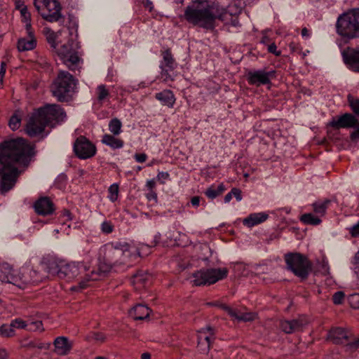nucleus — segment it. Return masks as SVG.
<instances>
[{"label":"nucleus","mask_w":359,"mask_h":359,"mask_svg":"<svg viewBox=\"0 0 359 359\" xmlns=\"http://www.w3.org/2000/svg\"><path fill=\"white\" fill-rule=\"evenodd\" d=\"M36 155L35 145L23 138L0 143V191L6 194L15 186L20 172L16 165L27 168Z\"/></svg>","instance_id":"f257e3e1"},{"label":"nucleus","mask_w":359,"mask_h":359,"mask_svg":"<svg viewBox=\"0 0 359 359\" xmlns=\"http://www.w3.org/2000/svg\"><path fill=\"white\" fill-rule=\"evenodd\" d=\"M66 117L64 109L58 104H46L35 109L29 118L26 131L31 137L41 134L46 126L55 127Z\"/></svg>","instance_id":"f03ea898"},{"label":"nucleus","mask_w":359,"mask_h":359,"mask_svg":"<svg viewBox=\"0 0 359 359\" xmlns=\"http://www.w3.org/2000/svg\"><path fill=\"white\" fill-rule=\"evenodd\" d=\"M224 11L221 13L215 11V8L210 6L202 8L187 6L184 16L189 23L206 31L213 32L216 27V20H224Z\"/></svg>","instance_id":"7ed1b4c3"},{"label":"nucleus","mask_w":359,"mask_h":359,"mask_svg":"<svg viewBox=\"0 0 359 359\" xmlns=\"http://www.w3.org/2000/svg\"><path fill=\"white\" fill-rule=\"evenodd\" d=\"M144 248L149 250L150 246L142 244L140 248L132 247L126 242H111L103 246L104 255L106 260L116 265L125 264L126 259L131 257H141V250Z\"/></svg>","instance_id":"20e7f679"},{"label":"nucleus","mask_w":359,"mask_h":359,"mask_svg":"<svg viewBox=\"0 0 359 359\" xmlns=\"http://www.w3.org/2000/svg\"><path fill=\"white\" fill-rule=\"evenodd\" d=\"M336 33L344 41L359 39V8L340 14L335 24Z\"/></svg>","instance_id":"39448f33"},{"label":"nucleus","mask_w":359,"mask_h":359,"mask_svg":"<svg viewBox=\"0 0 359 359\" xmlns=\"http://www.w3.org/2000/svg\"><path fill=\"white\" fill-rule=\"evenodd\" d=\"M77 82V79L68 72L60 71L50 86L53 97L60 102L70 101L75 93Z\"/></svg>","instance_id":"423d86ee"},{"label":"nucleus","mask_w":359,"mask_h":359,"mask_svg":"<svg viewBox=\"0 0 359 359\" xmlns=\"http://www.w3.org/2000/svg\"><path fill=\"white\" fill-rule=\"evenodd\" d=\"M286 269L301 281L306 280L313 270V264L306 256L299 252H288L284 255Z\"/></svg>","instance_id":"0eeeda50"},{"label":"nucleus","mask_w":359,"mask_h":359,"mask_svg":"<svg viewBox=\"0 0 359 359\" xmlns=\"http://www.w3.org/2000/svg\"><path fill=\"white\" fill-rule=\"evenodd\" d=\"M34 6L42 18L49 22H59L65 18L58 0H34Z\"/></svg>","instance_id":"6e6552de"},{"label":"nucleus","mask_w":359,"mask_h":359,"mask_svg":"<svg viewBox=\"0 0 359 359\" xmlns=\"http://www.w3.org/2000/svg\"><path fill=\"white\" fill-rule=\"evenodd\" d=\"M228 273L226 268L202 269L192 273L191 283L197 287L210 285L227 277Z\"/></svg>","instance_id":"1a4fd4ad"},{"label":"nucleus","mask_w":359,"mask_h":359,"mask_svg":"<svg viewBox=\"0 0 359 359\" xmlns=\"http://www.w3.org/2000/svg\"><path fill=\"white\" fill-rule=\"evenodd\" d=\"M79 48L80 46L77 41L69 39L57 49V53L62 62L72 71L78 68L81 61L78 55Z\"/></svg>","instance_id":"9d476101"},{"label":"nucleus","mask_w":359,"mask_h":359,"mask_svg":"<svg viewBox=\"0 0 359 359\" xmlns=\"http://www.w3.org/2000/svg\"><path fill=\"white\" fill-rule=\"evenodd\" d=\"M328 125L336 130L354 128L350 133V139L353 142L359 140V121L353 114L345 113L337 118H333Z\"/></svg>","instance_id":"9b49d317"},{"label":"nucleus","mask_w":359,"mask_h":359,"mask_svg":"<svg viewBox=\"0 0 359 359\" xmlns=\"http://www.w3.org/2000/svg\"><path fill=\"white\" fill-rule=\"evenodd\" d=\"M328 339L334 344L344 346L346 351H354L359 348V338L352 339L349 332L342 327L331 329Z\"/></svg>","instance_id":"f8f14e48"},{"label":"nucleus","mask_w":359,"mask_h":359,"mask_svg":"<svg viewBox=\"0 0 359 359\" xmlns=\"http://www.w3.org/2000/svg\"><path fill=\"white\" fill-rule=\"evenodd\" d=\"M162 60L160 63L161 75L164 81H174L175 70L177 63L172 54L170 48L161 51Z\"/></svg>","instance_id":"ddd939ff"},{"label":"nucleus","mask_w":359,"mask_h":359,"mask_svg":"<svg viewBox=\"0 0 359 359\" xmlns=\"http://www.w3.org/2000/svg\"><path fill=\"white\" fill-rule=\"evenodd\" d=\"M73 150L75 156L83 160L93 157L97 152L95 145L83 135L76 139L74 142Z\"/></svg>","instance_id":"4468645a"},{"label":"nucleus","mask_w":359,"mask_h":359,"mask_svg":"<svg viewBox=\"0 0 359 359\" xmlns=\"http://www.w3.org/2000/svg\"><path fill=\"white\" fill-rule=\"evenodd\" d=\"M276 77V71H266V69L250 70L246 74V79L250 85L260 86L271 84V79Z\"/></svg>","instance_id":"2eb2a0df"},{"label":"nucleus","mask_w":359,"mask_h":359,"mask_svg":"<svg viewBox=\"0 0 359 359\" xmlns=\"http://www.w3.org/2000/svg\"><path fill=\"white\" fill-rule=\"evenodd\" d=\"M60 278H66L71 280L78 276L90 270V266L84 262H71L65 263L63 261L62 266H60Z\"/></svg>","instance_id":"dca6fc26"},{"label":"nucleus","mask_w":359,"mask_h":359,"mask_svg":"<svg viewBox=\"0 0 359 359\" xmlns=\"http://www.w3.org/2000/svg\"><path fill=\"white\" fill-rule=\"evenodd\" d=\"M47 276L37 269L29 266H23L19 271V287L27 284H37L41 282Z\"/></svg>","instance_id":"f3484780"},{"label":"nucleus","mask_w":359,"mask_h":359,"mask_svg":"<svg viewBox=\"0 0 359 359\" xmlns=\"http://www.w3.org/2000/svg\"><path fill=\"white\" fill-rule=\"evenodd\" d=\"M215 330L213 327L208 326L202 328L198 334V347L203 353L210 351L212 344L215 339Z\"/></svg>","instance_id":"a211bd4d"},{"label":"nucleus","mask_w":359,"mask_h":359,"mask_svg":"<svg viewBox=\"0 0 359 359\" xmlns=\"http://www.w3.org/2000/svg\"><path fill=\"white\" fill-rule=\"evenodd\" d=\"M341 55L347 67L353 72L359 73V48L348 47Z\"/></svg>","instance_id":"6ab92c4d"},{"label":"nucleus","mask_w":359,"mask_h":359,"mask_svg":"<svg viewBox=\"0 0 359 359\" xmlns=\"http://www.w3.org/2000/svg\"><path fill=\"white\" fill-rule=\"evenodd\" d=\"M116 266L114 263H110L105 259L104 256L103 257V261L100 262L99 264V273L95 272L94 270L90 271V273H86L84 278L85 280L80 281L79 283V287L81 289L86 288L87 286V282L90 280H96L98 279L100 273H107L111 270L113 266Z\"/></svg>","instance_id":"aec40b11"},{"label":"nucleus","mask_w":359,"mask_h":359,"mask_svg":"<svg viewBox=\"0 0 359 359\" xmlns=\"http://www.w3.org/2000/svg\"><path fill=\"white\" fill-rule=\"evenodd\" d=\"M63 261L58 260L52 256H46L42 258L40 264L47 274L60 276L61 266Z\"/></svg>","instance_id":"412c9836"},{"label":"nucleus","mask_w":359,"mask_h":359,"mask_svg":"<svg viewBox=\"0 0 359 359\" xmlns=\"http://www.w3.org/2000/svg\"><path fill=\"white\" fill-rule=\"evenodd\" d=\"M307 324V320L304 317H299L292 320H285L280 323V327L283 332L286 334H292L293 332L302 330L304 326Z\"/></svg>","instance_id":"4be33fe9"},{"label":"nucleus","mask_w":359,"mask_h":359,"mask_svg":"<svg viewBox=\"0 0 359 359\" xmlns=\"http://www.w3.org/2000/svg\"><path fill=\"white\" fill-rule=\"evenodd\" d=\"M36 213L39 215L47 216L55 211V205L49 197H40L34 204Z\"/></svg>","instance_id":"5701e85b"},{"label":"nucleus","mask_w":359,"mask_h":359,"mask_svg":"<svg viewBox=\"0 0 359 359\" xmlns=\"http://www.w3.org/2000/svg\"><path fill=\"white\" fill-rule=\"evenodd\" d=\"M54 352L58 355H67L73 347V342L66 337H57L55 339Z\"/></svg>","instance_id":"b1692460"},{"label":"nucleus","mask_w":359,"mask_h":359,"mask_svg":"<svg viewBox=\"0 0 359 359\" xmlns=\"http://www.w3.org/2000/svg\"><path fill=\"white\" fill-rule=\"evenodd\" d=\"M13 269L8 266H1L0 268V280L2 283H11L20 286L19 273L15 274Z\"/></svg>","instance_id":"393cba45"},{"label":"nucleus","mask_w":359,"mask_h":359,"mask_svg":"<svg viewBox=\"0 0 359 359\" xmlns=\"http://www.w3.org/2000/svg\"><path fill=\"white\" fill-rule=\"evenodd\" d=\"M27 36L18 39L17 47L20 52L32 50L36 46V39L34 35V31L32 33L27 32Z\"/></svg>","instance_id":"a878e982"},{"label":"nucleus","mask_w":359,"mask_h":359,"mask_svg":"<svg viewBox=\"0 0 359 359\" xmlns=\"http://www.w3.org/2000/svg\"><path fill=\"white\" fill-rule=\"evenodd\" d=\"M221 308L225 311L231 318H234L238 321L250 322L255 320V315L253 313H243L233 309L226 304H222Z\"/></svg>","instance_id":"bb28decb"},{"label":"nucleus","mask_w":359,"mask_h":359,"mask_svg":"<svg viewBox=\"0 0 359 359\" xmlns=\"http://www.w3.org/2000/svg\"><path fill=\"white\" fill-rule=\"evenodd\" d=\"M151 309L147 306L138 304L129 311V316L135 320H142L149 318Z\"/></svg>","instance_id":"cd10ccee"},{"label":"nucleus","mask_w":359,"mask_h":359,"mask_svg":"<svg viewBox=\"0 0 359 359\" xmlns=\"http://www.w3.org/2000/svg\"><path fill=\"white\" fill-rule=\"evenodd\" d=\"M155 98L169 108L173 107L176 100L174 93L170 90H163L156 93Z\"/></svg>","instance_id":"c85d7f7f"},{"label":"nucleus","mask_w":359,"mask_h":359,"mask_svg":"<svg viewBox=\"0 0 359 359\" xmlns=\"http://www.w3.org/2000/svg\"><path fill=\"white\" fill-rule=\"evenodd\" d=\"M269 215L264 212L252 213L243 219V224L252 227L266 221Z\"/></svg>","instance_id":"c756f323"},{"label":"nucleus","mask_w":359,"mask_h":359,"mask_svg":"<svg viewBox=\"0 0 359 359\" xmlns=\"http://www.w3.org/2000/svg\"><path fill=\"white\" fill-rule=\"evenodd\" d=\"M149 275L144 271H138L131 278V283L137 290H140L146 286L149 280Z\"/></svg>","instance_id":"7c9ffc66"},{"label":"nucleus","mask_w":359,"mask_h":359,"mask_svg":"<svg viewBox=\"0 0 359 359\" xmlns=\"http://www.w3.org/2000/svg\"><path fill=\"white\" fill-rule=\"evenodd\" d=\"M114 136V135L105 134L102 136V142L113 149L122 148L124 144L123 141L116 138Z\"/></svg>","instance_id":"2f4dec72"},{"label":"nucleus","mask_w":359,"mask_h":359,"mask_svg":"<svg viewBox=\"0 0 359 359\" xmlns=\"http://www.w3.org/2000/svg\"><path fill=\"white\" fill-rule=\"evenodd\" d=\"M330 203L331 201L330 199H325L323 201H316L312 204L313 212L320 216H324Z\"/></svg>","instance_id":"473e14b6"},{"label":"nucleus","mask_w":359,"mask_h":359,"mask_svg":"<svg viewBox=\"0 0 359 359\" xmlns=\"http://www.w3.org/2000/svg\"><path fill=\"white\" fill-rule=\"evenodd\" d=\"M20 14L22 17V22L25 23V29L27 32L32 33L34 31L31 24V14L28 11L26 6H24L20 9Z\"/></svg>","instance_id":"72a5a7b5"},{"label":"nucleus","mask_w":359,"mask_h":359,"mask_svg":"<svg viewBox=\"0 0 359 359\" xmlns=\"http://www.w3.org/2000/svg\"><path fill=\"white\" fill-rule=\"evenodd\" d=\"M300 221L304 224L317 226L322 222V220L312 213H305L300 217Z\"/></svg>","instance_id":"f704fd0d"},{"label":"nucleus","mask_w":359,"mask_h":359,"mask_svg":"<svg viewBox=\"0 0 359 359\" xmlns=\"http://www.w3.org/2000/svg\"><path fill=\"white\" fill-rule=\"evenodd\" d=\"M225 190V187L223 184H220L217 188L211 186L205 191V196L210 199H214L218 196L221 195Z\"/></svg>","instance_id":"c9c22d12"},{"label":"nucleus","mask_w":359,"mask_h":359,"mask_svg":"<svg viewBox=\"0 0 359 359\" xmlns=\"http://www.w3.org/2000/svg\"><path fill=\"white\" fill-rule=\"evenodd\" d=\"M347 101L353 114L359 117V97H355L351 94L347 96Z\"/></svg>","instance_id":"e433bc0d"},{"label":"nucleus","mask_w":359,"mask_h":359,"mask_svg":"<svg viewBox=\"0 0 359 359\" xmlns=\"http://www.w3.org/2000/svg\"><path fill=\"white\" fill-rule=\"evenodd\" d=\"M122 123L117 118H112L109 123V130L114 135H118L121 133Z\"/></svg>","instance_id":"4c0bfd02"},{"label":"nucleus","mask_w":359,"mask_h":359,"mask_svg":"<svg viewBox=\"0 0 359 359\" xmlns=\"http://www.w3.org/2000/svg\"><path fill=\"white\" fill-rule=\"evenodd\" d=\"M27 330L29 332H36V331H40L42 332L44 330L43 327V323L41 320H27Z\"/></svg>","instance_id":"58836bf2"},{"label":"nucleus","mask_w":359,"mask_h":359,"mask_svg":"<svg viewBox=\"0 0 359 359\" xmlns=\"http://www.w3.org/2000/svg\"><path fill=\"white\" fill-rule=\"evenodd\" d=\"M14 327L12 323L10 325L4 324L0 327V334L3 337H11L14 334Z\"/></svg>","instance_id":"ea45409f"},{"label":"nucleus","mask_w":359,"mask_h":359,"mask_svg":"<svg viewBox=\"0 0 359 359\" xmlns=\"http://www.w3.org/2000/svg\"><path fill=\"white\" fill-rule=\"evenodd\" d=\"M97 100L99 102H102L109 95V90L106 88L104 85H100L97 88Z\"/></svg>","instance_id":"a19ab883"},{"label":"nucleus","mask_w":359,"mask_h":359,"mask_svg":"<svg viewBox=\"0 0 359 359\" xmlns=\"http://www.w3.org/2000/svg\"><path fill=\"white\" fill-rule=\"evenodd\" d=\"M20 118L16 114H14L10 118L8 125L13 130H15L20 126Z\"/></svg>","instance_id":"79ce46f5"},{"label":"nucleus","mask_w":359,"mask_h":359,"mask_svg":"<svg viewBox=\"0 0 359 359\" xmlns=\"http://www.w3.org/2000/svg\"><path fill=\"white\" fill-rule=\"evenodd\" d=\"M348 302L353 309H359V293L350 294L348 297Z\"/></svg>","instance_id":"37998d69"},{"label":"nucleus","mask_w":359,"mask_h":359,"mask_svg":"<svg viewBox=\"0 0 359 359\" xmlns=\"http://www.w3.org/2000/svg\"><path fill=\"white\" fill-rule=\"evenodd\" d=\"M89 339H93L96 341L103 343L106 340V335L102 332H94L88 336Z\"/></svg>","instance_id":"c03bdc74"},{"label":"nucleus","mask_w":359,"mask_h":359,"mask_svg":"<svg viewBox=\"0 0 359 359\" xmlns=\"http://www.w3.org/2000/svg\"><path fill=\"white\" fill-rule=\"evenodd\" d=\"M109 193L110 200L113 202L115 201L118 198V185L117 184H111L109 188Z\"/></svg>","instance_id":"a18cd8bd"},{"label":"nucleus","mask_w":359,"mask_h":359,"mask_svg":"<svg viewBox=\"0 0 359 359\" xmlns=\"http://www.w3.org/2000/svg\"><path fill=\"white\" fill-rule=\"evenodd\" d=\"M114 229V226L110 221H104L101 224V231L104 233L109 234L113 232Z\"/></svg>","instance_id":"49530a36"},{"label":"nucleus","mask_w":359,"mask_h":359,"mask_svg":"<svg viewBox=\"0 0 359 359\" xmlns=\"http://www.w3.org/2000/svg\"><path fill=\"white\" fill-rule=\"evenodd\" d=\"M345 297V294L342 291L336 292L332 295V302L334 304L339 305L342 304Z\"/></svg>","instance_id":"de8ad7c7"},{"label":"nucleus","mask_w":359,"mask_h":359,"mask_svg":"<svg viewBox=\"0 0 359 359\" xmlns=\"http://www.w3.org/2000/svg\"><path fill=\"white\" fill-rule=\"evenodd\" d=\"M13 327L20 329H27V320L25 321L20 318H16L11 322Z\"/></svg>","instance_id":"09e8293b"},{"label":"nucleus","mask_w":359,"mask_h":359,"mask_svg":"<svg viewBox=\"0 0 359 359\" xmlns=\"http://www.w3.org/2000/svg\"><path fill=\"white\" fill-rule=\"evenodd\" d=\"M267 50L269 53H272L276 56H279L281 54L280 50H277V46L275 43H271V44L268 45Z\"/></svg>","instance_id":"8fccbe9b"},{"label":"nucleus","mask_w":359,"mask_h":359,"mask_svg":"<svg viewBox=\"0 0 359 359\" xmlns=\"http://www.w3.org/2000/svg\"><path fill=\"white\" fill-rule=\"evenodd\" d=\"M232 196H233L236 201H241L242 200L241 190L238 188H233L231 190Z\"/></svg>","instance_id":"3c124183"},{"label":"nucleus","mask_w":359,"mask_h":359,"mask_svg":"<svg viewBox=\"0 0 359 359\" xmlns=\"http://www.w3.org/2000/svg\"><path fill=\"white\" fill-rule=\"evenodd\" d=\"M142 4L145 9L148 10L150 13L154 10L153 3L150 0H142Z\"/></svg>","instance_id":"603ef678"},{"label":"nucleus","mask_w":359,"mask_h":359,"mask_svg":"<svg viewBox=\"0 0 359 359\" xmlns=\"http://www.w3.org/2000/svg\"><path fill=\"white\" fill-rule=\"evenodd\" d=\"M350 233L352 237L359 238V222L351 229Z\"/></svg>","instance_id":"864d4df0"},{"label":"nucleus","mask_w":359,"mask_h":359,"mask_svg":"<svg viewBox=\"0 0 359 359\" xmlns=\"http://www.w3.org/2000/svg\"><path fill=\"white\" fill-rule=\"evenodd\" d=\"M135 159L136 160V161H137L138 163H144L146 161L147 158V156L146 154L144 153H142V154H135Z\"/></svg>","instance_id":"5fc2aeb1"},{"label":"nucleus","mask_w":359,"mask_h":359,"mask_svg":"<svg viewBox=\"0 0 359 359\" xmlns=\"http://www.w3.org/2000/svg\"><path fill=\"white\" fill-rule=\"evenodd\" d=\"M47 41L52 48L54 49L56 48L55 35L54 33H52L47 36Z\"/></svg>","instance_id":"6e6d98bb"},{"label":"nucleus","mask_w":359,"mask_h":359,"mask_svg":"<svg viewBox=\"0 0 359 359\" xmlns=\"http://www.w3.org/2000/svg\"><path fill=\"white\" fill-rule=\"evenodd\" d=\"M201 197L200 196H194L191 198V203L194 207H198L200 204Z\"/></svg>","instance_id":"4d7b16f0"},{"label":"nucleus","mask_w":359,"mask_h":359,"mask_svg":"<svg viewBox=\"0 0 359 359\" xmlns=\"http://www.w3.org/2000/svg\"><path fill=\"white\" fill-rule=\"evenodd\" d=\"M6 63L4 62H1V69H0V81L3 80V78L6 73Z\"/></svg>","instance_id":"13d9d810"},{"label":"nucleus","mask_w":359,"mask_h":359,"mask_svg":"<svg viewBox=\"0 0 359 359\" xmlns=\"http://www.w3.org/2000/svg\"><path fill=\"white\" fill-rule=\"evenodd\" d=\"M169 174L168 172H159L158 173V175H157V177L161 180V179H163V180H167L168 177H169Z\"/></svg>","instance_id":"bf43d9fd"},{"label":"nucleus","mask_w":359,"mask_h":359,"mask_svg":"<svg viewBox=\"0 0 359 359\" xmlns=\"http://www.w3.org/2000/svg\"><path fill=\"white\" fill-rule=\"evenodd\" d=\"M155 186H156V182H155V181L154 180H149L147 182V187L151 191L153 190V189L155 187Z\"/></svg>","instance_id":"052dcab7"},{"label":"nucleus","mask_w":359,"mask_h":359,"mask_svg":"<svg viewBox=\"0 0 359 359\" xmlns=\"http://www.w3.org/2000/svg\"><path fill=\"white\" fill-rule=\"evenodd\" d=\"M147 197L148 200H151L152 198L155 199V200L157 199L156 194L152 191L149 194H147Z\"/></svg>","instance_id":"680f3d73"},{"label":"nucleus","mask_w":359,"mask_h":359,"mask_svg":"<svg viewBox=\"0 0 359 359\" xmlns=\"http://www.w3.org/2000/svg\"><path fill=\"white\" fill-rule=\"evenodd\" d=\"M232 198V194H231V191L228 193L225 196H224V202L225 203H229Z\"/></svg>","instance_id":"e2e57ef3"},{"label":"nucleus","mask_w":359,"mask_h":359,"mask_svg":"<svg viewBox=\"0 0 359 359\" xmlns=\"http://www.w3.org/2000/svg\"><path fill=\"white\" fill-rule=\"evenodd\" d=\"M302 36H305V37H307L309 36V31L307 28L306 27H304L302 29Z\"/></svg>","instance_id":"0e129e2a"},{"label":"nucleus","mask_w":359,"mask_h":359,"mask_svg":"<svg viewBox=\"0 0 359 359\" xmlns=\"http://www.w3.org/2000/svg\"><path fill=\"white\" fill-rule=\"evenodd\" d=\"M7 358V353L6 350H0V359H6Z\"/></svg>","instance_id":"69168bd1"},{"label":"nucleus","mask_w":359,"mask_h":359,"mask_svg":"<svg viewBox=\"0 0 359 359\" xmlns=\"http://www.w3.org/2000/svg\"><path fill=\"white\" fill-rule=\"evenodd\" d=\"M63 215L65 217H67L69 219H70V220L72 219V217H71L72 213L69 210H64Z\"/></svg>","instance_id":"338daca9"},{"label":"nucleus","mask_w":359,"mask_h":359,"mask_svg":"<svg viewBox=\"0 0 359 359\" xmlns=\"http://www.w3.org/2000/svg\"><path fill=\"white\" fill-rule=\"evenodd\" d=\"M150 354L149 353H144L141 355L142 359H150Z\"/></svg>","instance_id":"774afa93"}]
</instances>
